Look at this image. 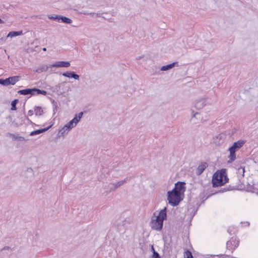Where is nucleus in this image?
<instances>
[{"label":"nucleus","mask_w":258,"mask_h":258,"mask_svg":"<svg viewBox=\"0 0 258 258\" xmlns=\"http://www.w3.org/2000/svg\"><path fill=\"white\" fill-rule=\"evenodd\" d=\"M35 88H27L23 90H20L18 91V93L20 95H30L31 96L35 95Z\"/></svg>","instance_id":"9b49d317"},{"label":"nucleus","mask_w":258,"mask_h":258,"mask_svg":"<svg viewBox=\"0 0 258 258\" xmlns=\"http://www.w3.org/2000/svg\"><path fill=\"white\" fill-rule=\"evenodd\" d=\"M33 114V111L32 110H30L28 112V116H32Z\"/></svg>","instance_id":"f704fd0d"},{"label":"nucleus","mask_w":258,"mask_h":258,"mask_svg":"<svg viewBox=\"0 0 258 258\" xmlns=\"http://www.w3.org/2000/svg\"><path fill=\"white\" fill-rule=\"evenodd\" d=\"M166 211H160L158 215L155 214L150 222L151 228L157 231H160L163 228V221L166 218Z\"/></svg>","instance_id":"f03ea898"},{"label":"nucleus","mask_w":258,"mask_h":258,"mask_svg":"<svg viewBox=\"0 0 258 258\" xmlns=\"http://www.w3.org/2000/svg\"><path fill=\"white\" fill-rule=\"evenodd\" d=\"M208 167V164L206 162H201L198 166L197 171L196 174L198 175H201L204 170Z\"/></svg>","instance_id":"9d476101"},{"label":"nucleus","mask_w":258,"mask_h":258,"mask_svg":"<svg viewBox=\"0 0 258 258\" xmlns=\"http://www.w3.org/2000/svg\"><path fill=\"white\" fill-rule=\"evenodd\" d=\"M35 95L42 94L43 95H46L47 94V92L46 91L40 90L36 88H35Z\"/></svg>","instance_id":"b1692460"},{"label":"nucleus","mask_w":258,"mask_h":258,"mask_svg":"<svg viewBox=\"0 0 258 258\" xmlns=\"http://www.w3.org/2000/svg\"><path fill=\"white\" fill-rule=\"evenodd\" d=\"M61 75L66 77L69 78H73L75 80H79L80 78L79 75L77 74L75 72L72 71H67L61 74Z\"/></svg>","instance_id":"f8f14e48"},{"label":"nucleus","mask_w":258,"mask_h":258,"mask_svg":"<svg viewBox=\"0 0 258 258\" xmlns=\"http://www.w3.org/2000/svg\"><path fill=\"white\" fill-rule=\"evenodd\" d=\"M70 65H71V64L69 61H56L52 64H50V67L68 68V67H70Z\"/></svg>","instance_id":"1a4fd4ad"},{"label":"nucleus","mask_w":258,"mask_h":258,"mask_svg":"<svg viewBox=\"0 0 258 258\" xmlns=\"http://www.w3.org/2000/svg\"><path fill=\"white\" fill-rule=\"evenodd\" d=\"M7 38L8 37H7V36H6L5 38L2 37V38H1V39L2 40L5 41Z\"/></svg>","instance_id":"4c0bfd02"},{"label":"nucleus","mask_w":258,"mask_h":258,"mask_svg":"<svg viewBox=\"0 0 258 258\" xmlns=\"http://www.w3.org/2000/svg\"><path fill=\"white\" fill-rule=\"evenodd\" d=\"M23 34L22 31H11L10 32L8 35H7V37H13L21 35Z\"/></svg>","instance_id":"a211bd4d"},{"label":"nucleus","mask_w":258,"mask_h":258,"mask_svg":"<svg viewBox=\"0 0 258 258\" xmlns=\"http://www.w3.org/2000/svg\"><path fill=\"white\" fill-rule=\"evenodd\" d=\"M161 210H167V207L166 206H165L162 209H161Z\"/></svg>","instance_id":"58836bf2"},{"label":"nucleus","mask_w":258,"mask_h":258,"mask_svg":"<svg viewBox=\"0 0 258 258\" xmlns=\"http://www.w3.org/2000/svg\"><path fill=\"white\" fill-rule=\"evenodd\" d=\"M191 113H192L191 119L195 117L198 119H201V121L203 120L202 118L200 116V113H199L198 112H195V111L192 109L191 110Z\"/></svg>","instance_id":"5701e85b"},{"label":"nucleus","mask_w":258,"mask_h":258,"mask_svg":"<svg viewBox=\"0 0 258 258\" xmlns=\"http://www.w3.org/2000/svg\"><path fill=\"white\" fill-rule=\"evenodd\" d=\"M50 67V65L47 66L46 65H42L39 67H38L35 71L37 73H41L43 72H45L47 71L48 69Z\"/></svg>","instance_id":"f3484780"},{"label":"nucleus","mask_w":258,"mask_h":258,"mask_svg":"<svg viewBox=\"0 0 258 258\" xmlns=\"http://www.w3.org/2000/svg\"><path fill=\"white\" fill-rule=\"evenodd\" d=\"M7 136H8V137L9 136V137H12L13 141H18L19 137V136L18 135V134H12V133H7Z\"/></svg>","instance_id":"393cba45"},{"label":"nucleus","mask_w":258,"mask_h":258,"mask_svg":"<svg viewBox=\"0 0 258 258\" xmlns=\"http://www.w3.org/2000/svg\"><path fill=\"white\" fill-rule=\"evenodd\" d=\"M83 115V112H80L78 114H76L75 117L70 120L68 123L64 125L67 127L68 131H71L73 127H75L78 123L80 121Z\"/></svg>","instance_id":"39448f33"},{"label":"nucleus","mask_w":258,"mask_h":258,"mask_svg":"<svg viewBox=\"0 0 258 258\" xmlns=\"http://www.w3.org/2000/svg\"><path fill=\"white\" fill-rule=\"evenodd\" d=\"M249 190L252 192L255 193L258 195V183L256 184H253L251 186H250L249 188Z\"/></svg>","instance_id":"4be33fe9"},{"label":"nucleus","mask_w":258,"mask_h":258,"mask_svg":"<svg viewBox=\"0 0 258 258\" xmlns=\"http://www.w3.org/2000/svg\"><path fill=\"white\" fill-rule=\"evenodd\" d=\"M60 21L62 23H65V24H71L72 23V20L71 19L68 18L67 17L61 16L60 17Z\"/></svg>","instance_id":"aec40b11"},{"label":"nucleus","mask_w":258,"mask_h":258,"mask_svg":"<svg viewBox=\"0 0 258 258\" xmlns=\"http://www.w3.org/2000/svg\"><path fill=\"white\" fill-rule=\"evenodd\" d=\"M41 133H40V131H39V130H37L33 131L31 132L30 134V136H34L37 135H39Z\"/></svg>","instance_id":"2f4dec72"},{"label":"nucleus","mask_w":258,"mask_h":258,"mask_svg":"<svg viewBox=\"0 0 258 258\" xmlns=\"http://www.w3.org/2000/svg\"><path fill=\"white\" fill-rule=\"evenodd\" d=\"M3 23V21L0 18V24Z\"/></svg>","instance_id":"a19ab883"},{"label":"nucleus","mask_w":258,"mask_h":258,"mask_svg":"<svg viewBox=\"0 0 258 258\" xmlns=\"http://www.w3.org/2000/svg\"><path fill=\"white\" fill-rule=\"evenodd\" d=\"M239 241L234 238H231L226 243L227 247L231 250L235 249L239 245Z\"/></svg>","instance_id":"0eeeda50"},{"label":"nucleus","mask_w":258,"mask_h":258,"mask_svg":"<svg viewBox=\"0 0 258 258\" xmlns=\"http://www.w3.org/2000/svg\"><path fill=\"white\" fill-rule=\"evenodd\" d=\"M231 189H232V188H231L230 186H229L228 187H222V188H221V189L220 190H217V191H215L214 193L211 194V195H214L216 194H218V193H223V192H226L227 191H229Z\"/></svg>","instance_id":"6ab92c4d"},{"label":"nucleus","mask_w":258,"mask_h":258,"mask_svg":"<svg viewBox=\"0 0 258 258\" xmlns=\"http://www.w3.org/2000/svg\"><path fill=\"white\" fill-rule=\"evenodd\" d=\"M176 192L184 196V193L186 190L185 182L184 181H177L175 183L174 187L172 189Z\"/></svg>","instance_id":"423d86ee"},{"label":"nucleus","mask_w":258,"mask_h":258,"mask_svg":"<svg viewBox=\"0 0 258 258\" xmlns=\"http://www.w3.org/2000/svg\"><path fill=\"white\" fill-rule=\"evenodd\" d=\"M52 104H53V114H55V112L57 110V102H55L54 100H53L52 101H51Z\"/></svg>","instance_id":"c85d7f7f"},{"label":"nucleus","mask_w":258,"mask_h":258,"mask_svg":"<svg viewBox=\"0 0 258 258\" xmlns=\"http://www.w3.org/2000/svg\"><path fill=\"white\" fill-rule=\"evenodd\" d=\"M144 55H142V56H138L136 57V59L137 60H140L141 59V58H143L144 57Z\"/></svg>","instance_id":"e433bc0d"},{"label":"nucleus","mask_w":258,"mask_h":258,"mask_svg":"<svg viewBox=\"0 0 258 258\" xmlns=\"http://www.w3.org/2000/svg\"><path fill=\"white\" fill-rule=\"evenodd\" d=\"M52 124H51L47 127L39 129V131H40L41 134L43 133L46 132L47 131H48L49 128H50L52 127Z\"/></svg>","instance_id":"7c9ffc66"},{"label":"nucleus","mask_w":258,"mask_h":258,"mask_svg":"<svg viewBox=\"0 0 258 258\" xmlns=\"http://www.w3.org/2000/svg\"><path fill=\"white\" fill-rule=\"evenodd\" d=\"M27 120L31 124H35L34 123H33L29 118H27Z\"/></svg>","instance_id":"c9c22d12"},{"label":"nucleus","mask_w":258,"mask_h":258,"mask_svg":"<svg viewBox=\"0 0 258 258\" xmlns=\"http://www.w3.org/2000/svg\"><path fill=\"white\" fill-rule=\"evenodd\" d=\"M68 130H67V127H65L64 125L62 128H60L58 131V133L57 134V137L60 138V137H63L66 135L68 134Z\"/></svg>","instance_id":"dca6fc26"},{"label":"nucleus","mask_w":258,"mask_h":258,"mask_svg":"<svg viewBox=\"0 0 258 258\" xmlns=\"http://www.w3.org/2000/svg\"><path fill=\"white\" fill-rule=\"evenodd\" d=\"M21 78L20 76H15L13 77H10L8 78L7 79V84L8 86L9 85H15L17 82L19 81V79Z\"/></svg>","instance_id":"4468645a"},{"label":"nucleus","mask_w":258,"mask_h":258,"mask_svg":"<svg viewBox=\"0 0 258 258\" xmlns=\"http://www.w3.org/2000/svg\"><path fill=\"white\" fill-rule=\"evenodd\" d=\"M206 105V100L204 98L197 100L195 103V107L198 110L202 109Z\"/></svg>","instance_id":"ddd939ff"},{"label":"nucleus","mask_w":258,"mask_h":258,"mask_svg":"<svg viewBox=\"0 0 258 258\" xmlns=\"http://www.w3.org/2000/svg\"><path fill=\"white\" fill-rule=\"evenodd\" d=\"M18 141H26L27 140L24 137H23L22 136H19Z\"/></svg>","instance_id":"72a5a7b5"},{"label":"nucleus","mask_w":258,"mask_h":258,"mask_svg":"<svg viewBox=\"0 0 258 258\" xmlns=\"http://www.w3.org/2000/svg\"><path fill=\"white\" fill-rule=\"evenodd\" d=\"M246 141L240 140L233 143V145L229 148V155L228 163H232L236 159L235 152L240 149L245 143Z\"/></svg>","instance_id":"7ed1b4c3"},{"label":"nucleus","mask_w":258,"mask_h":258,"mask_svg":"<svg viewBox=\"0 0 258 258\" xmlns=\"http://www.w3.org/2000/svg\"><path fill=\"white\" fill-rule=\"evenodd\" d=\"M130 178L127 177L123 180L119 181L115 183H112L113 186L110 188V191L115 190L117 188H118L123 184L125 183L127 181L130 180Z\"/></svg>","instance_id":"6e6552de"},{"label":"nucleus","mask_w":258,"mask_h":258,"mask_svg":"<svg viewBox=\"0 0 258 258\" xmlns=\"http://www.w3.org/2000/svg\"><path fill=\"white\" fill-rule=\"evenodd\" d=\"M228 181L229 178L227 175V170L226 169L223 168L217 170L213 175L212 183L214 187L221 186L228 182Z\"/></svg>","instance_id":"f257e3e1"},{"label":"nucleus","mask_w":258,"mask_h":258,"mask_svg":"<svg viewBox=\"0 0 258 258\" xmlns=\"http://www.w3.org/2000/svg\"><path fill=\"white\" fill-rule=\"evenodd\" d=\"M0 84L4 86H7L8 84L7 78L6 79H0Z\"/></svg>","instance_id":"c756f323"},{"label":"nucleus","mask_w":258,"mask_h":258,"mask_svg":"<svg viewBox=\"0 0 258 258\" xmlns=\"http://www.w3.org/2000/svg\"><path fill=\"white\" fill-rule=\"evenodd\" d=\"M177 63V62H174L171 63L163 66L159 70L158 72H159L160 71H166L170 70L173 68Z\"/></svg>","instance_id":"2eb2a0df"},{"label":"nucleus","mask_w":258,"mask_h":258,"mask_svg":"<svg viewBox=\"0 0 258 258\" xmlns=\"http://www.w3.org/2000/svg\"><path fill=\"white\" fill-rule=\"evenodd\" d=\"M18 99H16L12 101L11 102V109L12 110H16L17 107H16V104L18 103Z\"/></svg>","instance_id":"a878e982"},{"label":"nucleus","mask_w":258,"mask_h":258,"mask_svg":"<svg viewBox=\"0 0 258 258\" xmlns=\"http://www.w3.org/2000/svg\"><path fill=\"white\" fill-rule=\"evenodd\" d=\"M42 50H43V51H46V48L44 47V48H42Z\"/></svg>","instance_id":"ea45409f"},{"label":"nucleus","mask_w":258,"mask_h":258,"mask_svg":"<svg viewBox=\"0 0 258 258\" xmlns=\"http://www.w3.org/2000/svg\"><path fill=\"white\" fill-rule=\"evenodd\" d=\"M152 249L153 250V256H152V258H159V254L156 252L154 250V248L153 247V246H152Z\"/></svg>","instance_id":"473e14b6"},{"label":"nucleus","mask_w":258,"mask_h":258,"mask_svg":"<svg viewBox=\"0 0 258 258\" xmlns=\"http://www.w3.org/2000/svg\"><path fill=\"white\" fill-rule=\"evenodd\" d=\"M34 111L36 115H42L43 113V111L41 107L35 106L34 108Z\"/></svg>","instance_id":"412c9836"},{"label":"nucleus","mask_w":258,"mask_h":258,"mask_svg":"<svg viewBox=\"0 0 258 258\" xmlns=\"http://www.w3.org/2000/svg\"><path fill=\"white\" fill-rule=\"evenodd\" d=\"M184 196L176 192L174 190H169L167 192V200L168 203L172 206H176L183 200Z\"/></svg>","instance_id":"20e7f679"},{"label":"nucleus","mask_w":258,"mask_h":258,"mask_svg":"<svg viewBox=\"0 0 258 258\" xmlns=\"http://www.w3.org/2000/svg\"><path fill=\"white\" fill-rule=\"evenodd\" d=\"M183 257L184 258H194L191 252L188 250H186L184 251Z\"/></svg>","instance_id":"cd10ccee"},{"label":"nucleus","mask_w":258,"mask_h":258,"mask_svg":"<svg viewBox=\"0 0 258 258\" xmlns=\"http://www.w3.org/2000/svg\"><path fill=\"white\" fill-rule=\"evenodd\" d=\"M61 17V15H55V16H48V18L50 20H56L57 21V22H60V17Z\"/></svg>","instance_id":"bb28decb"}]
</instances>
